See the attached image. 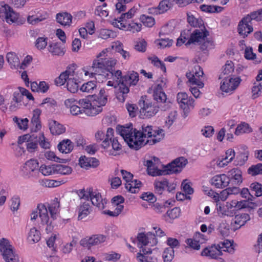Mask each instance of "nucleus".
Returning <instances> with one entry per match:
<instances>
[{
  "label": "nucleus",
  "mask_w": 262,
  "mask_h": 262,
  "mask_svg": "<svg viewBox=\"0 0 262 262\" xmlns=\"http://www.w3.org/2000/svg\"><path fill=\"white\" fill-rule=\"evenodd\" d=\"M117 131L128 146L138 150L148 143L150 145L159 142L163 138L162 129L151 126L142 127V131L133 126H119Z\"/></svg>",
  "instance_id": "1"
},
{
  "label": "nucleus",
  "mask_w": 262,
  "mask_h": 262,
  "mask_svg": "<svg viewBox=\"0 0 262 262\" xmlns=\"http://www.w3.org/2000/svg\"><path fill=\"white\" fill-rule=\"evenodd\" d=\"M59 202L55 198L50 204L46 206L39 204L30 214V220L36 221L39 216L40 221L39 227H45L47 233H50L57 229L65 223V220L59 216Z\"/></svg>",
  "instance_id": "2"
},
{
  "label": "nucleus",
  "mask_w": 262,
  "mask_h": 262,
  "mask_svg": "<svg viewBox=\"0 0 262 262\" xmlns=\"http://www.w3.org/2000/svg\"><path fill=\"white\" fill-rule=\"evenodd\" d=\"M108 96L107 90L102 88L98 94L80 99L79 102L82 106L87 108L88 116H94L102 111V107L107 102Z\"/></svg>",
  "instance_id": "3"
},
{
  "label": "nucleus",
  "mask_w": 262,
  "mask_h": 262,
  "mask_svg": "<svg viewBox=\"0 0 262 262\" xmlns=\"http://www.w3.org/2000/svg\"><path fill=\"white\" fill-rule=\"evenodd\" d=\"M114 134V130L111 127L108 128L106 132L98 129L95 134V139L97 142H101V147L108 151L109 155L116 156L117 151L121 150L122 146Z\"/></svg>",
  "instance_id": "4"
},
{
  "label": "nucleus",
  "mask_w": 262,
  "mask_h": 262,
  "mask_svg": "<svg viewBox=\"0 0 262 262\" xmlns=\"http://www.w3.org/2000/svg\"><path fill=\"white\" fill-rule=\"evenodd\" d=\"M110 48H106L102 50L97 56L96 58L93 61V68L96 72L101 74L102 77L106 72L112 71L117 62V60L113 58H107Z\"/></svg>",
  "instance_id": "5"
},
{
  "label": "nucleus",
  "mask_w": 262,
  "mask_h": 262,
  "mask_svg": "<svg viewBox=\"0 0 262 262\" xmlns=\"http://www.w3.org/2000/svg\"><path fill=\"white\" fill-rule=\"evenodd\" d=\"M77 78L74 67H70L67 68L66 71L55 79V83L57 85H63L67 82L68 90L71 93H75L78 91L79 88V81Z\"/></svg>",
  "instance_id": "6"
},
{
  "label": "nucleus",
  "mask_w": 262,
  "mask_h": 262,
  "mask_svg": "<svg viewBox=\"0 0 262 262\" xmlns=\"http://www.w3.org/2000/svg\"><path fill=\"white\" fill-rule=\"evenodd\" d=\"M78 195L82 200L90 199L92 204L100 210L104 209L106 204V200L102 198L100 193L91 188L79 190Z\"/></svg>",
  "instance_id": "7"
},
{
  "label": "nucleus",
  "mask_w": 262,
  "mask_h": 262,
  "mask_svg": "<svg viewBox=\"0 0 262 262\" xmlns=\"http://www.w3.org/2000/svg\"><path fill=\"white\" fill-rule=\"evenodd\" d=\"M157 243L155 235L150 232H141L137 236V246L143 252H151V247Z\"/></svg>",
  "instance_id": "8"
},
{
  "label": "nucleus",
  "mask_w": 262,
  "mask_h": 262,
  "mask_svg": "<svg viewBox=\"0 0 262 262\" xmlns=\"http://www.w3.org/2000/svg\"><path fill=\"white\" fill-rule=\"evenodd\" d=\"M204 29L195 30L190 35L186 46L191 43H199L201 45L200 48L202 50H205L209 46L212 45V42L210 40H206V38L209 36V32L203 27Z\"/></svg>",
  "instance_id": "9"
},
{
  "label": "nucleus",
  "mask_w": 262,
  "mask_h": 262,
  "mask_svg": "<svg viewBox=\"0 0 262 262\" xmlns=\"http://www.w3.org/2000/svg\"><path fill=\"white\" fill-rule=\"evenodd\" d=\"M0 253L6 262H18L19 257L14 250V248L6 238L0 241Z\"/></svg>",
  "instance_id": "10"
},
{
  "label": "nucleus",
  "mask_w": 262,
  "mask_h": 262,
  "mask_svg": "<svg viewBox=\"0 0 262 262\" xmlns=\"http://www.w3.org/2000/svg\"><path fill=\"white\" fill-rule=\"evenodd\" d=\"M0 17L5 19L6 21L10 24H22L23 21L20 20L19 14L4 2L0 3Z\"/></svg>",
  "instance_id": "11"
},
{
  "label": "nucleus",
  "mask_w": 262,
  "mask_h": 262,
  "mask_svg": "<svg viewBox=\"0 0 262 262\" xmlns=\"http://www.w3.org/2000/svg\"><path fill=\"white\" fill-rule=\"evenodd\" d=\"M139 81V74L135 71H129L122 78L119 84L120 92L125 94L129 92L128 86L136 85Z\"/></svg>",
  "instance_id": "12"
},
{
  "label": "nucleus",
  "mask_w": 262,
  "mask_h": 262,
  "mask_svg": "<svg viewBox=\"0 0 262 262\" xmlns=\"http://www.w3.org/2000/svg\"><path fill=\"white\" fill-rule=\"evenodd\" d=\"M177 99L180 107L183 110V116L186 118L194 107V100L185 92L179 93Z\"/></svg>",
  "instance_id": "13"
},
{
  "label": "nucleus",
  "mask_w": 262,
  "mask_h": 262,
  "mask_svg": "<svg viewBox=\"0 0 262 262\" xmlns=\"http://www.w3.org/2000/svg\"><path fill=\"white\" fill-rule=\"evenodd\" d=\"M144 165L147 167V173L152 177L163 175L164 166L161 164L158 158L152 157L144 162Z\"/></svg>",
  "instance_id": "14"
},
{
  "label": "nucleus",
  "mask_w": 262,
  "mask_h": 262,
  "mask_svg": "<svg viewBox=\"0 0 262 262\" xmlns=\"http://www.w3.org/2000/svg\"><path fill=\"white\" fill-rule=\"evenodd\" d=\"M187 163V160L183 157L176 158L165 165V175L180 173Z\"/></svg>",
  "instance_id": "15"
},
{
  "label": "nucleus",
  "mask_w": 262,
  "mask_h": 262,
  "mask_svg": "<svg viewBox=\"0 0 262 262\" xmlns=\"http://www.w3.org/2000/svg\"><path fill=\"white\" fill-rule=\"evenodd\" d=\"M80 99L77 100L73 98H69L64 101L66 107L70 109L71 114L73 116L84 113L88 116L87 108H84L80 104Z\"/></svg>",
  "instance_id": "16"
},
{
  "label": "nucleus",
  "mask_w": 262,
  "mask_h": 262,
  "mask_svg": "<svg viewBox=\"0 0 262 262\" xmlns=\"http://www.w3.org/2000/svg\"><path fill=\"white\" fill-rule=\"evenodd\" d=\"M39 163L33 159L27 161L21 167V174L26 178H30L34 176V172L37 170Z\"/></svg>",
  "instance_id": "17"
},
{
  "label": "nucleus",
  "mask_w": 262,
  "mask_h": 262,
  "mask_svg": "<svg viewBox=\"0 0 262 262\" xmlns=\"http://www.w3.org/2000/svg\"><path fill=\"white\" fill-rule=\"evenodd\" d=\"M106 237L102 234H95L82 238L80 244L84 247L90 248L94 246H98L105 242Z\"/></svg>",
  "instance_id": "18"
},
{
  "label": "nucleus",
  "mask_w": 262,
  "mask_h": 262,
  "mask_svg": "<svg viewBox=\"0 0 262 262\" xmlns=\"http://www.w3.org/2000/svg\"><path fill=\"white\" fill-rule=\"evenodd\" d=\"M136 12V9L133 8L127 13L121 14L119 18L114 19L112 21V24L115 27L119 29H125L126 28L127 20L132 18L135 15Z\"/></svg>",
  "instance_id": "19"
},
{
  "label": "nucleus",
  "mask_w": 262,
  "mask_h": 262,
  "mask_svg": "<svg viewBox=\"0 0 262 262\" xmlns=\"http://www.w3.org/2000/svg\"><path fill=\"white\" fill-rule=\"evenodd\" d=\"M223 80L224 81L221 85V89L222 91L226 93H229L234 91L238 86L241 80L239 77L235 78L229 77Z\"/></svg>",
  "instance_id": "20"
},
{
  "label": "nucleus",
  "mask_w": 262,
  "mask_h": 262,
  "mask_svg": "<svg viewBox=\"0 0 262 262\" xmlns=\"http://www.w3.org/2000/svg\"><path fill=\"white\" fill-rule=\"evenodd\" d=\"M48 17L49 15L46 12L36 9L29 13L27 17V21L30 24L35 25L45 20Z\"/></svg>",
  "instance_id": "21"
},
{
  "label": "nucleus",
  "mask_w": 262,
  "mask_h": 262,
  "mask_svg": "<svg viewBox=\"0 0 262 262\" xmlns=\"http://www.w3.org/2000/svg\"><path fill=\"white\" fill-rule=\"evenodd\" d=\"M237 30L240 35L244 36V38L253 32V29L249 17L245 16L239 21Z\"/></svg>",
  "instance_id": "22"
},
{
  "label": "nucleus",
  "mask_w": 262,
  "mask_h": 262,
  "mask_svg": "<svg viewBox=\"0 0 262 262\" xmlns=\"http://www.w3.org/2000/svg\"><path fill=\"white\" fill-rule=\"evenodd\" d=\"M159 111V107L148 101H143V106L140 110V114L143 117H150L154 116Z\"/></svg>",
  "instance_id": "23"
},
{
  "label": "nucleus",
  "mask_w": 262,
  "mask_h": 262,
  "mask_svg": "<svg viewBox=\"0 0 262 262\" xmlns=\"http://www.w3.org/2000/svg\"><path fill=\"white\" fill-rule=\"evenodd\" d=\"M78 161L80 167L85 169H88L89 167L95 168L99 165V161L96 158L87 157L85 156H81Z\"/></svg>",
  "instance_id": "24"
},
{
  "label": "nucleus",
  "mask_w": 262,
  "mask_h": 262,
  "mask_svg": "<svg viewBox=\"0 0 262 262\" xmlns=\"http://www.w3.org/2000/svg\"><path fill=\"white\" fill-rule=\"evenodd\" d=\"M211 183L216 188H223L228 186L230 184V180L225 174H219L212 177L211 179Z\"/></svg>",
  "instance_id": "25"
},
{
  "label": "nucleus",
  "mask_w": 262,
  "mask_h": 262,
  "mask_svg": "<svg viewBox=\"0 0 262 262\" xmlns=\"http://www.w3.org/2000/svg\"><path fill=\"white\" fill-rule=\"evenodd\" d=\"M49 127L53 135L58 136L66 132L65 126L54 120H50L48 122Z\"/></svg>",
  "instance_id": "26"
},
{
  "label": "nucleus",
  "mask_w": 262,
  "mask_h": 262,
  "mask_svg": "<svg viewBox=\"0 0 262 262\" xmlns=\"http://www.w3.org/2000/svg\"><path fill=\"white\" fill-rule=\"evenodd\" d=\"M230 183L233 185H239L243 182L242 172L238 168H233L228 172Z\"/></svg>",
  "instance_id": "27"
},
{
  "label": "nucleus",
  "mask_w": 262,
  "mask_h": 262,
  "mask_svg": "<svg viewBox=\"0 0 262 262\" xmlns=\"http://www.w3.org/2000/svg\"><path fill=\"white\" fill-rule=\"evenodd\" d=\"M73 17L67 12L59 13L56 14V19L58 23L63 26H70L72 23Z\"/></svg>",
  "instance_id": "28"
},
{
  "label": "nucleus",
  "mask_w": 262,
  "mask_h": 262,
  "mask_svg": "<svg viewBox=\"0 0 262 262\" xmlns=\"http://www.w3.org/2000/svg\"><path fill=\"white\" fill-rule=\"evenodd\" d=\"M92 208L89 202L82 203L78 208V220H82L86 217L92 211Z\"/></svg>",
  "instance_id": "29"
},
{
  "label": "nucleus",
  "mask_w": 262,
  "mask_h": 262,
  "mask_svg": "<svg viewBox=\"0 0 262 262\" xmlns=\"http://www.w3.org/2000/svg\"><path fill=\"white\" fill-rule=\"evenodd\" d=\"M81 70L85 77L89 78L94 77L99 82H102V76L101 74L99 72H96L93 68V65L91 67H84Z\"/></svg>",
  "instance_id": "30"
},
{
  "label": "nucleus",
  "mask_w": 262,
  "mask_h": 262,
  "mask_svg": "<svg viewBox=\"0 0 262 262\" xmlns=\"http://www.w3.org/2000/svg\"><path fill=\"white\" fill-rule=\"evenodd\" d=\"M235 152L232 149H229L226 152V157L222 160L218 159L216 164L220 167H223L231 162L235 157Z\"/></svg>",
  "instance_id": "31"
},
{
  "label": "nucleus",
  "mask_w": 262,
  "mask_h": 262,
  "mask_svg": "<svg viewBox=\"0 0 262 262\" xmlns=\"http://www.w3.org/2000/svg\"><path fill=\"white\" fill-rule=\"evenodd\" d=\"M23 99L21 93L17 89V91L13 93L12 101L10 106V109L11 111H15L20 108L21 106V102L23 101Z\"/></svg>",
  "instance_id": "32"
},
{
  "label": "nucleus",
  "mask_w": 262,
  "mask_h": 262,
  "mask_svg": "<svg viewBox=\"0 0 262 262\" xmlns=\"http://www.w3.org/2000/svg\"><path fill=\"white\" fill-rule=\"evenodd\" d=\"M222 254V251L219 248L217 245L212 246L209 249L205 248L201 253L202 256H210L212 258L215 259Z\"/></svg>",
  "instance_id": "33"
},
{
  "label": "nucleus",
  "mask_w": 262,
  "mask_h": 262,
  "mask_svg": "<svg viewBox=\"0 0 262 262\" xmlns=\"http://www.w3.org/2000/svg\"><path fill=\"white\" fill-rule=\"evenodd\" d=\"M123 77V76H122V72L120 70H118L114 72H113L112 71L107 72L106 74H104L102 77V83L111 78L117 82H121Z\"/></svg>",
  "instance_id": "34"
},
{
  "label": "nucleus",
  "mask_w": 262,
  "mask_h": 262,
  "mask_svg": "<svg viewBox=\"0 0 262 262\" xmlns=\"http://www.w3.org/2000/svg\"><path fill=\"white\" fill-rule=\"evenodd\" d=\"M6 58L11 69H18L20 66V61L17 55L14 52L7 53Z\"/></svg>",
  "instance_id": "35"
},
{
  "label": "nucleus",
  "mask_w": 262,
  "mask_h": 262,
  "mask_svg": "<svg viewBox=\"0 0 262 262\" xmlns=\"http://www.w3.org/2000/svg\"><path fill=\"white\" fill-rule=\"evenodd\" d=\"M234 71V63L231 61H227L223 67V72L220 75L219 78L225 79L230 77Z\"/></svg>",
  "instance_id": "36"
},
{
  "label": "nucleus",
  "mask_w": 262,
  "mask_h": 262,
  "mask_svg": "<svg viewBox=\"0 0 262 262\" xmlns=\"http://www.w3.org/2000/svg\"><path fill=\"white\" fill-rule=\"evenodd\" d=\"M203 234L199 232L196 233L194 239H187L185 242L187 246L185 247V248L187 249L188 248H191L195 250H199L200 249V241L199 238H203Z\"/></svg>",
  "instance_id": "37"
},
{
  "label": "nucleus",
  "mask_w": 262,
  "mask_h": 262,
  "mask_svg": "<svg viewBox=\"0 0 262 262\" xmlns=\"http://www.w3.org/2000/svg\"><path fill=\"white\" fill-rule=\"evenodd\" d=\"M166 243L169 247L165 249V253L167 252V253L169 254V260H170L174 257L173 249L177 247H179L180 243L178 239L171 237L168 238Z\"/></svg>",
  "instance_id": "38"
},
{
  "label": "nucleus",
  "mask_w": 262,
  "mask_h": 262,
  "mask_svg": "<svg viewBox=\"0 0 262 262\" xmlns=\"http://www.w3.org/2000/svg\"><path fill=\"white\" fill-rule=\"evenodd\" d=\"M48 51L53 55H62L64 53L63 46L59 43L52 42L48 46Z\"/></svg>",
  "instance_id": "39"
},
{
  "label": "nucleus",
  "mask_w": 262,
  "mask_h": 262,
  "mask_svg": "<svg viewBox=\"0 0 262 262\" xmlns=\"http://www.w3.org/2000/svg\"><path fill=\"white\" fill-rule=\"evenodd\" d=\"M250 219V216L247 213H243L235 215L233 221L234 224L236 225L237 226L234 228V229H239L241 227L244 226Z\"/></svg>",
  "instance_id": "40"
},
{
  "label": "nucleus",
  "mask_w": 262,
  "mask_h": 262,
  "mask_svg": "<svg viewBox=\"0 0 262 262\" xmlns=\"http://www.w3.org/2000/svg\"><path fill=\"white\" fill-rule=\"evenodd\" d=\"M141 185V182L136 179H133L129 182L125 183L126 189L133 193L138 192Z\"/></svg>",
  "instance_id": "41"
},
{
  "label": "nucleus",
  "mask_w": 262,
  "mask_h": 262,
  "mask_svg": "<svg viewBox=\"0 0 262 262\" xmlns=\"http://www.w3.org/2000/svg\"><path fill=\"white\" fill-rule=\"evenodd\" d=\"M41 111L39 108H35L32 111L31 123L35 127V131H37L41 128V125L40 120V116Z\"/></svg>",
  "instance_id": "42"
},
{
  "label": "nucleus",
  "mask_w": 262,
  "mask_h": 262,
  "mask_svg": "<svg viewBox=\"0 0 262 262\" xmlns=\"http://www.w3.org/2000/svg\"><path fill=\"white\" fill-rule=\"evenodd\" d=\"M164 84L162 82L157 84L154 88L153 97L157 102H162L164 97Z\"/></svg>",
  "instance_id": "43"
},
{
  "label": "nucleus",
  "mask_w": 262,
  "mask_h": 262,
  "mask_svg": "<svg viewBox=\"0 0 262 262\" xmlns=\"http://www.w3.org/2000/svg\"><path fill=\"white\" fill-rule=\"evenodd\" d=\"M73 146L71 140L69 139L64 140L60 142L58 145L59 151L63 154H68L72 151Z\"/></svg>",
  "instance_id": "44"
},
{
  "label": "nucleus",
  "mask_w": 262,
  "mask_h": 262,
  "mask_svg": "<svg viewBox=\"0 0 262 262\" xmlns=\"http://www.w3.org/2000/svg\"><path fill=\"white\" fill-rule=\"evenodd\" d=\"M66 183V181L62 180H49L43 179L40 181V184L42 186L53 188L58 187Z\"/></svg>",
  "instance_id": "45"
},
{
  "label": "nucleus",
  "mask_w": 262,
  "mask_h": 262,
  "mask_svg": "<svg viewBox=\"0 0 262 262\" xmlns=\"http://www.w3.org/2000/svg\"><path fill=\"white\" fill-rule=\"evenodd\" d=\"M217 247L221 250L222 249L224 251L228 252L231 254L234 253L235 252L233 242L231 243L230 241L227 239L220 242L219 244H217Z\"/></svg>",
  "instance_id": "46"
},
{
  "label": "nucleus",
  "mask_w": 262,
  "mask_h": 262,
  "mask_svg": "<svg viewBox=\"0 0 262 262\" xmlns=\"http://www.w3.org/2000/svg\"><path fill=\"white\" fill-rule=\"evenodd\" d=\"M72 171V168L68 165L55 164V174L69 175Z\"/></svg>",
  "instance_id": "47"
},
{
  "label": "nucleus",
  "mask_w": 262,
  "mask_h": 262,
  "mask_svg": "<svg viewBox=\"0 0 262 262\" xmlns=\"http://www.w3.org/2000/svg\"><path fill=\"white\" fill-rule=\"evenodd\" d=\"M39 171L45 176L55 174L54 164H41L39 168Z\"/></svg>",
  "instance_id": "48"
},
{
  "label": "nucleus",
  "mask_w": 262,
  "mask_h": 262,
  "mask_svg": "<svg viewBox=\"0 0 262 262\" xmlns=\"http://www.w3.org/2000/svg\"><path fill=\"white\" fill-rule=\"evenodd\" d=\"M151 252H143L139 251L137 253L136 258L138 262H157L156 258H154L149 254Z\"/></svg>",
  "instance_id": "49"
},
{
  "label": "nucleus",
  "mask_w": 262,
  "mask_h": 262,
  "mask_svg": "<svg viewBox=\"0 0 262 262\" xmlns=\"http://www.w3.org/2000/svg\"><path fill=\"white\" fill-rule=\"evenodd\" d=\"M97 82L95 80L89 81L83 83L80 88L82 92L93 93L97 89Z\"/></svg>",
  "instance_id": "50"
},
{
  "label": "nucleus",
  "mask_w": 262,
  "mask_h": 262,
  "mask_svg": "<svg viewBox=\"0 0 262 262\" xmlns=\"http://www.w3.org/2000/svg\"><path fill=\"white\" fill-rule=\"evenodd\" d=\"M40 239V232L35 228L30 229L28 236V240L30 243H37Z\"/></svg>",
  "instance_id": "51"
},
{
  "label": "nucleus",
  "mask_w": 262,
  "mask_h": 262,
  "mask_svg": "<svg viewBox=\"0 0 262 262\" xmlns=\"http://www.w3.org/2000/svg\"><path fill=\"white\" fill-rule=\"evenodd\" d=\"M252 196L259 197L262 195V185L257 182H254L250 186Z\"/></svg>",
  "instance_id": "52"
},
{
  "label": "nucleus",
  "mask_w": 262,
  "mask_h": 262,
  "mask_svg": "<svg viewBox=\"0 0 262 262\" xmlns=\"http://www.w3.org/2000/svg\"><path fill=\"white\" fill-rule=\"evenodd\" d=\"M13 121L19 129L25 130L28 128L29 120L27 118L22 119L14 117L13 118Z\"/></svg>",
  "instance_id": "53"
},
{
  "label": "nucleus",
  "mask_w": 262,
  "mask_h": 262,
  "mask_svg": "<svg viewBox=\"0 0 262 262\" xmlns=\"http://www.w3.org/2000/svg\"><path fill=\"white\" fill-rule=\"evenodd\" d=\"M187 22L193 27L200 28L203 24V20L201 18H196L193 15L187 13Z\"/></svg>",
  "instance_id": "54"
},
{
  "label": "nucleus",
  "mask_w": 262,
  "mask_h": 262,
  "mask_svg": "<svg viewBox=\"0 0 262 262\" xmlns=\"http://www.w3.org/2000/svg\"><path fill=\"white\" fill-rule=\"evenodd\" d=\"M44 156L45 158L50 161H54L58 163H65L66 160L63 159H61L58 156H57L55 153L54 151L48 150L46 151Z\"/></svg>",
  "instance_id": "55"
},
{
  "label": "nucleus",
  "mask_w": 262,
  "mask_h": 262,
  "mask_svg": "<svg viewBox=\"0 0 262 262\" xmlns=\"http://www.w3.org/2000/svg\"><path fill=\"white\" fill-rule=\"evenodd\" d=\"M154 190L156 194L162 195L164 192V180L159 179L154 182Z\"/></svg>",
  "instance_id": "56"
},
{
  "label": "nucleus",
  "mask_w": 262,
  "mask_h": 262,
  "mask_svg": "<svg viewBox=\"0 0 262 262\" xmlns=\"http://www.w3.org/2000/svg\"><path fill=\"white\" fill-rule=\"evenodd\" d=\"M30 138V136L28 134H26L24 136H20L18 138V141H17L18 145H16L17 147H16V150H18V152H19L18 154H16L17 156L21 155V153L24 152V148H21L20 146V145H21V144H23V143H24L25 142H27L28 143L29 141Z\"/></svg>",
  "instance_id": "57"
},
{
  "label": "nucleus",
  "mask_w": 262,
  "mask_h": 262,
  "mask_svg": "<svg viewBox=\"0 0 262 262\" xmlns=\"http://www.w3.org/2000/svg\"><path fill=\"white\" fill-rule=\"evenodd\" d=\"M20 205V199L19 196L14 195L10 200V209L11 210L15 212L17 211Z\"/></svg>",
  "instance_id": "58"
},
{
  "label": "nucleus",
  "mask_w": 262,
  "mask_h": 262,
  "mask_svg": "<svg viewBox=\"0 0 262 262\" xmlns=\"http://www.w3.org/2000/svg\"><path fill=\"white\" fill-rule=\"evenodd\" d=\"M106 4L104 3L102 6H97L95 10V14L102 18L106 17L108 15V11L106 9Z\"/></svg>",
  "instance_id": "59"
},
{
  "label": "nucleus",
  "mask_w": 262,
  "mask_h": 262,
  "mask_svg": "<svg viewBox=\"0 0 262 262\" xmlns=\"http://www.w3.org/2000/svg\"><path fill=\"white\" fill-rule=\"evenodd\" d=\"M113 207L115 208L113 211L111 210H104L103 211V213L105 214H107L111 216H117L119 214L121 213L124 208L123 205H113Z\"/></svg>",
  "instance_id": "60"
},
{
  "label": "nucleus",
  "mask_w": 262,
  "mask_h": 262,
  "mask_svg": "<svg viewBox=\"0 0 262 262\" xmlns=\"http://www.w3.org/2000/svg\"><path fill=\"white\" fill-rule=\"evenodd\" d=\"M248 173L252 176L262 174V164L253 165L248 169Z\"/></svg>",
  "instance_id": "61"
},
{
  "label": "nucleus",
  "mask_w": 262,
  "mask_h": 262,
  "mask_svg": "<svg viewBox=\"0 0 262 262\" xmlns=\"http://www.w3.org/2000/svg\"><path fill=\"white\" fill-rule=\"evenodd\" d=\"M121 257V255L119 253H116L114 251H111L103 254V259L107 261H116L119 260Z\"/></svg>",
  "instance_id": "62"
},
{
  "label": "nucleus",
  "mask_w": 262,
  "mask_h": 262,
  "mask_svg": "<svg viewBox=\"0 0 262 262\" xmlns=\"http://www.w3.org/2000/svg\"><path fill=\"white\" fill-rule=\"evenodd\" d=\"M251 132L252 129L249 127V124L246 123H243L237 126L235 131V134L238 135L241 133H248Z\"/></svg>",
  "instance_id": "63"
},
{
  "label": "nucleus",
  "mask_w": 262,
  "mask_h": 262,
  "mask_svg": "<svg viewBox=\"0 0 262 262\" xmlns=\"http://www.w3.org/2000/svg\"><path fill=\"white\" fill-rule=\"evenodd\" d=\"M246 16L249 17L251 21L252 20H255L257 21H262V8L251 12Z\"/></svg>",
  "instance_id": "64"
}]
</instances>
